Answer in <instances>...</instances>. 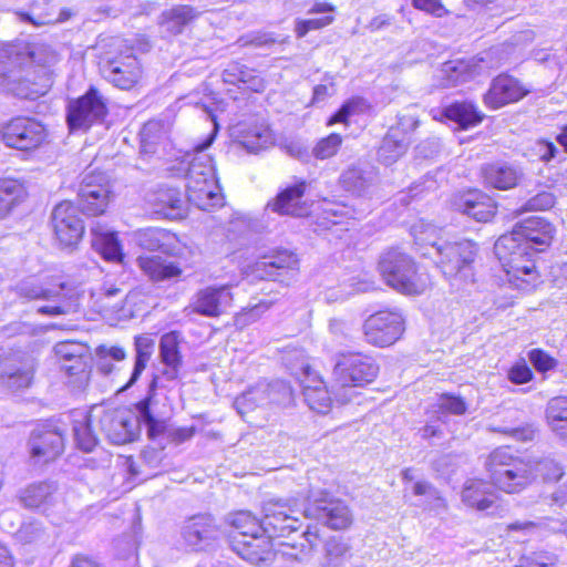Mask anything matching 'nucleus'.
<instances>
[{
	"mask_svg": "<svg viewBox=\"0 0 567 567\" xmlns=\"http://www.w3.org/2000/svg\"><path fill=\"white\" fill-rule=\"evenodd\" d=\"M530 92L516 78L509 74H499L493 79L488 91L484 94L487 107L496 110L509 103H515Z\"/></svg>",
	"mask_w": 567,
	"mask_h": 567,
	"instance_id": "19",
	"label": "nucleus"
},
{
	"mask_svg": "<svg viewBox=\"0 0 567 567\" xmlns=\"http://www.w3.org/2000/svg\"><path fill=\"white\" fill-rule=\"evenodd\" d=\"M100 430L114 444L134 441L138 433V419L125 411H103L99 417Z\"/></svg>",
	"mask_w": 567,
	"mask_h": 567,
	"instance_id": "16",
	"label": "nucleus"
},
{
	"mask_svg": "<svg viewBox=\"0 0 567 567\" xmlns=\"http://www.w3.org/2000/svg\"><path fill=\"white\" fill-rule=\"evenodd\" d=\"M1 136L7 146L29 151L39 147L47 140L48 133L35 118L18 116L2 127Z\"/></svg>",
	"mask_w": 567,
	"mask_h": 567,
	"instance_id": "10",
	"label": "nucleus"
},
{
	"mask_svg": "<svg viewBox=\"0 0 567 567\" xmlns=\"http://www.w3.org/2000/svg\"><path fill=\"white\" fill-rule=\"evenodd\" d=\"M297 379L307 405L318 413H327L331 405V398L320 375L310 365L303 364L297 373Z\"/></svg>",
	"mask_w": 567,
	"mask_h": 567,
	"instance_id": "20",
	"label": "nucleus"
},
{
	"mask_svg": "<svg viewBox=\"0 0 567 567\" xmlns=\"http://www.w3.org/2000/svg\"><path fill=\"white\" fill-rule=\"evenodd\" d=\"M378 270L385 284L404 295H421L426 280L419 272L414 259L398 247L383 251L379 258Z\"/></svg>",
	"mask_w": 567,
	"mask_h": 567,
	"instance_id": "3",
	"label": "nucleus"
},
{
	"mask_svg": "<svg viewBox=\"0 0 567 567\" xmlns=\"http://www.w3.org/2000/svg\"><path fill=\"white\" fill-rule=\"evenodd\" d=\"M333 22V17H324V18H316V19H305L297 20L295 32L297 38L301 39L307 35V33L311 30L322 29Z\"/></svg>",
	"mask_w": 567,
	"mask_h": 567,
	"instance_id": "54",
	"label": "nucleus"
},
{
	"mask_svg": "<svg viewBox=\"0 0 567 567\" xmlns=\"http://www.w3.org/2000/svg\"><path fill=\"white\" fill-rule=\"evenodd\" d=\"M17 292L20 297L25 298L28 300L35 299H50L53 296V291L50 289H44L43 287L34 284V282H21L17 287Z\"/></svg>",
	"mask_w": 567,
	"mask_h": 567,
	"instance_id": "53",
	"label": "nucleus"
},
{
	"mask_svg": "<svg viewBox=\"0 0 567 567\" xmlns=\"http://www.w3.org/2000/svg\"><path fill=\"white\" fill-rule=\"evenodd\" d=\"M227 520L235 529L234 534L230 536H249L264 533L262 519L257 518L249 511H239L229 514Z\"/></svg>",
	"mask_w": 567,
	"mask_h": 567,
	"instance_id": "42",
	"label": "nucleus"
},
{
	"mask_svg": "<svg viewBox=\"0 0 567 567\" xmlns=\"http://www.w3.org/2000/svg\"><path fill=\"white\" fill-rule=\"evenodd\" d=\"M135 361L133 371L131 373L130 380L124 385V389L131 388L133 384L136 383V381L140 379L141 374L146 368L147 362L150 361L153 349H154V341L144 336H138L135 338Z\"/></svg>",
	"mask_w": 567,
	"mask_h": 567,
	"instance_id": "39",
	"label": "nucleus"
},
{
	"mask_svg": "<svg viewBox=\"0 0 567 567\" xmlns=\"http://www.w3.org/2000/svg\"><path fill=\"white\" fill-rule=\"evenodd\" d=\"M11 91L16 96L27 100H34L44 94V91L41 87L37 84H31L28 80L17 82L11 87Z\"/></svg>",
	"mask_w": 567,
	"mask_h": 567,
	"instance_id": "58",
	"label": "nucleus"
},
{
	"mask_svg": "<svg viewBox=\"0 0 567 567\" xmlns=\"http://www.w3.org/2000/svg\"><path fill=\"white\" fill-rule=\"evenodd\" d=\"M181 334L177 331L164 333L159 339V359L165 365L163 372L167 380L178 378L183 364V358L179 351Z\"/></svg>",
	"mask_w": 567,
	"mask_h": 567,
	"instance_id": "26",
	"label": "nucleus"
},
{
	"mask_svg": "<svg viewBox=\"0 0 567 567\" xmlns=\"http://www.w3.org/2000/svg\"><path fill=\"white\" fill-rule=\"evenodd\" d=\"M96 367L103 374H109L113 370L112 361H123L126 357L123 348L117 346H99L95 350Z\"/></svg>",
	"mask_w": 567,
	"mask_h": 567,
	"instance_id": "46",
	"label": "nucleus"
},
{
	"mask_svg": "<svg viewBox=\"0 0 567 567\" xmlns=\"http://www.w3.org/2000/svg\"><path fill=\"white\" fill-rule=\"evenodd\" d=\"M411 235L414 237L416 244H423L430 246L432 249V244L437 243L435 240L436 237V228L431 223H427L423 219H420L411 227Z\"/></svg>",
	"mask_w": 567,
	"mask_h": 567,
	"instance_id": "51",
	"label": "nucleus"
},
{
	"mask_svg": "<svg viewBox=\"0 0 567 567\" xmlns=\"http://www.w3.org/2000/svg\"><path fill=\"white\" fill-rule=\"evenodd\" d=\"M419 126V120L411 114H401L398 116V124L390 128H396L400 132V136H408L416 130Z\"/></svg>",
	"mask_w": 567,
	"mask_h": 567,
	"instance_id": "63",
	"label": "nucleus"
},
{
	"mask_svg": "<svg viewBox=\"0 0 567 567\" xmlns=\"http://www.w3.org/2000/svg\"><path fill=\"white\" fill-rule=\"evenodd\" d=\"M302 517L321 522L331 529H346L352 523L348 505L326 489H309L302 499Z\"/></svg>",
	"mask_w": 567,
	"mask_h": 567,
	"instance_id": "5",
	"label": "nucleus"
},
{
	"mask_svg": "<svg viewBox=\"0 0 567 567\" xmlns=\"http://www.w3.org/2000/svg\"><path fill=\"white\" fill-rule=\"evenodd\" d=\"M24 187L14 179H0V219L24 197Z\"/></svg>",
	"mask_w": 567,
	"mask_h": 567,
	"instance_id": "43",
	"label": "nucleus"
},
{
	"mask_svg": "<svg viewBox=\"0 0 567 567\" xmlns=\"http://www.w3.org/2000/svg\"><path fill=\"white\" fill-rule=\"evenodd\" d=\"M29 447L31 457L37 462L54 460L64 447L62 430L52 423L37 425L31 432Z\"/></svg>",
	"mask_w": 567,
	"mask_h": 567,
	"instance_id": "14",
	"label": "nucleus"
},
{
	"mask_svg": "<svg viewBox=\"0 0 567 567\" xmlns=\"http://www.w3.org/2000/svg\"><path fill=\"white\" fill-rule=\"evenodd\" d=\"M375 361L361 353H340L333 367V380L342 386H363L378 375Z\"/></svg>",
	"mask_w": 567,
	"mask_h": 567,
	"instance_id": "7",
	"label": "nucleus"
},
{
	"mask_svg": "<svg viewBox=\"0 0 567 567\" xmlns=\"http://www.w3.org/2000/svg\"><path fill=\"white\" fill-rule=\"evenodd\" d=\"M430 255L447 279H473V262L477 255V245L471 240L433 243Z\"/></svg>",
	"mask_w": 567,
	"mask_h": 567,
	"instance_id": "4",
	"label": "nucleus"
},
{
	"mask_svg": "<svg viewBox=\"0 0 567 567\" xmlns=\"http://www.w3.org/2000/svg\"><path fill=\"white\" fill-rule=\"evenodd\" d=\"M463 502L477 511H486L495 501L492 486L482 480H468L462 492Z\"/></svg>",
	"mask_w": 567,
	"mask_h": 567,
	"instance_id": "30",
	"label": "nucleus"
},
{
	"mask_svg": "<svg viewBox=\"0 0 567 567\" xmlns=\"http://www.w3.org/2000/svg\"><path fill=\"white\" fill-rule=\"evenodd\" d=\"M234 405L240 415H245L256 408L268 405L267 382L261 381L237 396Z\"/></svg>",
	"mask_w": 567,
	"mask_h": 567,
	"instance_id": "38",
	"label": "nucleus"
},
{
	"mask_svg": "<svg viewBox=\"0 0 567 567\" xmlns=\"http://www.w3.org/2000/svg\"><path fill=\"white\" fill-rule=\"evenodd\" d=\"M79 208L70 200L56 204L51 214L54 234L61 245H76L84 234L83 220L78 214Z\"/></svg>",
	"mask_w": 567,
	"mask_h": 567,
	"instance_id": "13",
	"label": "nucleus"
},
{
	"mask_svg": "<svg viewBox=\"0 0 567 567\" xmlns=\"http://www.w3.org/2000/svg\"><path fill=\"white\" fill-rule=\"evenodd\" d=\"M343 183L353 189L361 192L368 186V179L359 168H350L342 175Z\"/></svg>",
	"mask_w": 567,
	"mask_h": 567,
	"instance_id": "60",
	"label": "nucleus"
},
{
	"mask_svg": "<svg viewBox=\"0 0 567 567\" xmlns=\"http://www.w3.org/2000/svg\"><path fill=\"white\" fill-rule=\"evenodd\" d=\"M441 114L464 130L480 124L484 118V114L477 110L476 105L467 101L454 102L445 106Z\"/></svg>",
	"mask_w": 567,
	"mask_h": 567,
	"instance_id": "32",
	"label": "nucleus"
},
{
	"mask_svg": "<svg viewBox=\"0 0 567 567\" xmlns=\"http://www.w3.org/2000/svg\"><path fill=\"white\" fill-rule=\"evenodd\" d=\"M555 227L539 216L517 223L509 234L502 235L495 243L494 251L507 275L509 284L528 291L538 280L535 252L550 246Z\"/></svg>",
	"mask_w": 567,
	"mask_h": 567,
	"instance_id": "1",
	"label": "nucleus"
},
{
	"mask_svg": "<svg viewBox=\"0 0 567 567\" xmlns=\"http://www.w3.org/2000/svg\"><path fill=\"white\" fill-rule=\"evenodd\" d=\"M103 76L121 90L132 89L141 78L142 69L134 55L117 56L102 66Z\"/></svg>",
	"mask_w": 567,
	"mask_h": 567,
	"instance_id": "21",
	"label": "nucleus"
},
{
	"mask_svg": "<svg viewBox=\"0 0 567 567\" xmlns=\"http://www.w3.org/2000/svg\"><path fill=\"white\" fill-rule=\"evenodd\" d=\"M106 114L105 99L91 86L82 96L69 103L66 121L71 131L87 130L92 124L103 121Z\"/></svg>",
	"mask_w": 567,
	"mask_h": 567,
	"instance_id": "9",
	"label": "nucleus"
},
{
	"mask_svg": "<svg viewBox=\"0 0 567 567\" xmlns=\"http://www.w3.org/2000/svg\"><path fill=\"white\" fill-rule=\"evenodd\" d=\"M508 379L515 384H524L533 379V371L525 361L517 362L509 369Z\"/></svg>",
	"mask_w": 567,
	"mask_h": 567,
	"instance_id": "59",
	"label": "nucleus"
},
{
	"mask_svg": "<svg viewBox=\"0 0 567 567\" xmlns=\"http://www.w3.org/2000/svg\"><path fill=\"white\" fill-rule=\"evenodd\" d=\"M341 143L342 137L337 133H332L316 144L312 154L318 159L330 158L337 154Z\"/></svg>",
	"mask_w": 567,
	"mask_h": 567,
	"instance_id": "48",
	"label": "nucleus"
},
{
	"mask_svg": "<svg viewBox=\"0 0 567 567\" xmlns=\"http://www.w3.org/2000/svg\"><path fill=\"white\" fill-rule=\"evenodd\" d=\"M410 143L411 138L400 136V132L396 128H390L379 147V161L385 166L392 165L405 154Z\"/></svg>",
	"mask_w": 567,
	"mask_h": 567,
	"instance_id": "33",
	"label": "nucleus"
},
{
	"mask_svg": "<svg viewBox=\"0 0 567 567\" xmlns=\"http://www.w3.org/2000/svg\"><path fill=\"white\" fill-rule=\"evenodd\" d=\"M153 213L167 219H179L186 214L183 194L175 187L161 186L148 198Z\"/></svg>",
	"mask_w": 567,
	"mask_h": 567,
	"instance_id": "24",
	"label": "nucleus"
},
{
	"mask_svg": "<svg viewBox=\"0 0 567 567\" xmlns=\"http://www.w3.org/2000/svg\"><path fill=\"white\" fill-rule=\"evenodd\" d=\"M481 176L485 186L499 190L516 187L525 174L522 167L507 162H495L481 167Z\"/></svg>",
	"mask_w": 567,
	"mask_h": 567,
	"instance_id": "23",
	"label": "nucleus"
},
{
	"mask_svg": "<svg viewBox=\"0 0 567 567\" xmlns=\"http://www.w3.org/2000/svg\"><path fill=\"white\" fill-rule=\"evenodd\" d=\"M110 194L107 176L101 172H89L78 192V208L87 216L102 215L110 204Z\"/></svg>",
	"mask_w": 567,
	"mask_h": 567,
	"instance_id": "11",
	"label": "nucleus"
},
{
	"mask_svg": "<svg viewBox=\"0 0 567 567\" xmlns=\"http://www.w3.org/2000/svg\"><path fill=\"white\" fill-rule=\"evenodd\" d=\"M137 262L143 272L156 282L177 280L183 272L176 262L161 256H141Z\"/></svg>",
	"mask_w": 567,
	"mask_h": 567,
	"instance_id": "27",
	"label": "nucleus"
},
{
	"mask_svg": "<svg viewBox=\"0 0 567 567\" xmlns=\"http://www.w3.org/2000/svg\"><path fill=\"white\" fill-rule=\"evenodd\" d=\"M546 416L551 430L567 441V396L551 399L546 410Z\"/></svg>",
	"mask_w": 567,
	"mask_h": 567,
	"instance_id": "41",
	"label": "nucleus"
},
{
	"mask_svg": "<svg viewBox=\"0 0 567 567\" xmlns=\"http://www.w3.org/2000/svg\"><path fill=\"white\" fill-rule=\"evenodd\" d=\"M217 188V182L213 185H199L198 182L192 181V185H186L187 199L202 210L221 206L223 197Z\"/></svg>",
	"mask_w": 567,
	"mask_h": 567,
	"instance_id": "35",
	"label": "nucleus"
},
{
	"mask_svg": "<svg viewBox=\"0 0 567 567\" xmlns=\"http://www.w3.org/2000/svg\"><path fill=\"white\" fill-rule=\"evenodd\" d=\"M413 493L417 496H429L437 502V505L442 504V498L439 495L437 489L426 481H419L413 485Z\"/></svg>",
	"mask_w": 567,
	"mask_h": 567,
	"instance_id": "64",
	"label": "nucleus"
},
{
	"mask_svg": "<svg viewBox=\"0 0 567 567\" xmlns=\"http://www.w3.org/2000/svg\"><path fill=\"white\" fill-rule=\"evenodd\" d=\"M137 243L142 248L155 250L161 247L159 233L155 229H145L137 234Z\"/></svg>",
	"mask_w": 567,
	"mask_h": 567,
	"instance_id": "61",
	"label": "nucleus"
},
{
	"mask_svg": "<svg viewBox=\"0 0 567 567\" xmlns=\"http://www.w3.org/2000/svg\"><path fill=\"white\" fill-rule=\"evenodd\" d=\"M361 99H351L344 102L341 107L328 120V125L336 123H347L349 117L353 115L362 105Z\"/></svg>",
	"mask_w": 567,
	"mask_h": 567,
	"instance_id": "55",
	"label": "nucleus"
},
{
	"mask_svg": "<svg viewBox=\"0 0 567 567\" xmlns=\"http://www.w3.org/2000/svg\"><path fill=\"white\" fill-rule=\"evenodd\" d=\"M268 405H286L292 400V390L281 380L267 382Z\"/></svg>",
	"mask_w": 567,
	"mask_h": 567,
	"instance_id": "47",
	"label": "nucleus"
},
{
	"mask_svg": "<svg viewBox=\"0 0 567 567\" xmlns=\"http://www.w3.org/2000/svg\"><path fill=\"white\" fill-rule=\"evenodd\" d=\"M92 245L93 247L110 261H122L123 252L117 239L113 231L102 230L100 227H92Z\"/></svg>",
	"mask_w": 567,
	"mask_h": 567,
	"instance_id": "36",
	"label": "nucleus"
},
{
	"mask_svg": "<svg viewBox=\"0 0 567 567\" xmlns=\"http://www.w3.org/2000/svg\"><path fill=\"white\" fill-rule=\"evenodd\" d=\"M238 132V143L249 153H258L274 144L272 133L265 123L241 125Z\"/></svg>",
	"mask_w": 567,
	"mask_h": 567,
	"instance_id": "29",
	"label": "nucleus"
},
{
	"mask_svg": "<svg viewBox=\"0 0 567 567\" xmlns=\"http://www.w3.org/2000/svg\"><path fill=\"white\" fill-rule=\"evenodd\" d=\"M164 18L166 30L172 34H179L196 18V12L190 6H177L165 12Z\"/></svg>",
	"mask_w": 567,
	"mask_h": 567,
	"instance_id": "45",
	"label": "nucleus"
},
{
	"mask_svg": "<svg viewBox=\"0 0 567 567\" xmlns=\"http://www.w3.org/2000/svg\"><path fill=\"white\" fill-rule=\"evenodd\" d=\"M492 431L507 434L518 441H530L534 437V431L529 426H526V427L497 426V427H493Z\"/></svg>",
	"mask_w": 567,
	"mask_h": 567,
	"instance_id": "62",
	"label": "nucleus"
},
{
	"mask_svg": "<svg viewBox=\"0 0 567 567\" xmlns=\"http://www.w3.org/2000/svg\"><path fill=\"white\" fill-rule=\"evenodd\" d=\"M161 132V124L157 121H148L141 130V152L151 154L155 152V144Z\"/></svg>",
	"mask_w": 567,
	"mask_h": 567,
	"instance_id": "49",
	"label": "nucleus"
},
{
	"mask_svg": "<svg viewBox=\"0 0 567 567\" xmlns=\"http://www.w3.org/2000/svg\"><path fill=\"white\" fill-rule=\"evenodd\" d=\"M453 207L480 223L489 221L496 213L494 199L478 189H471L456 196L453 200Z\"/></svg>",
	"mask_w": 567,
	"mask_h": 567,
	"instance_id": "22",
	"label": "nucleus"
},
{
	"mask_svg": "<svg viewBox=\"0 0 567 567\" xmlns=\"http://www.w3.org/2000/svg\"><path fill=\"white\" fill-rule=\"evenodd\" d=\"M302 499L270 501L264 506L262 530L270 538L286 537L301 527Z\"/></svg>",
	"mask_w": 567,
	"mask_h": 567,
	"instance_id": "6",
	"label": "nucleus"
},
{
	"mask_svg": "<svg viewBox=\"0 0 567 567\" xmlns=\"http://www.w3.org/2000/svg\"><path fill=\"white\" fill-rule=\"evenodd\" d=\"M221 535L215 518L209 514H198L189 517L183 528L182 537L190 549L204 550Z\"/></svg>",
	"mask_w": 567,
	"mask_h": 567,
	"instance_id": "15",
	"label": "nucleus"
},
{
	"mask_svg": "<svg viewBox=\"0 0 567 567\" xmlns=\"http://www.w3.org/2000/svg\"><path fill=\"white\" fill-rule=\"evenodd\" d=\"M555 205V196L550 192H539L527 199L518 209V213L547 210Z\"/></svg>",
	"mask_w": 567,
	"mask_h": 567,
	"instance_id": "50",
	"label": "nucleus"
},
{
	"mask_svg": "<svg viewBox=\"0 0 567 567\" xmlns=\"http://www.w3.org/2000/svg\"><path fill=\"white\" fill-rule=\"evenodd\" d=\"M83 347L76 342H59L54 346L56 357L64 361H71L72 364L61 363V368L69 374H75L81 369Z\"/></svg>",
	"mask_w": 567,
	"mask_h": 567,
	"instance_id": "44",
	"label": "nucleus"
},
{
	"mask_svg": "<svg viewBox=\"0 0 567 567\" xmlns=\"http://www.w3.org/2000/svg\"><path fill=\"white\" fill-rule=\"evenodd\" d=\"M93 414L75 412L73 414V435L76 446L83 452H92L97 437L92 431Z\"/></svg>",
	"mask_w": 567,
	"mask_h": 567,
	"instance_id": "37",
	"label": "nucleus"
},
{
	"mask_svg": "<svg viewBox=\"0 0 567 567\" xmlns=\"http://www.w3.org/2000/svg\"><path fill=\"white\" fill-rule=\"evenodd\" d=\"M240 87L252 92H261L265 89L264 79L252 69L241 64Z\"/></svg>",
	"mask_w": 567,
	"mask_h": 567,
	"instance_id": "56",
	"label": "nucleus"
},
{
	"mask_svg": "<svg viewBox=\"0 0 567 567\" xmlns=\"http://www.w3.org/2000/svg\"><path fill=\"white\" fill-rule=\"evenodd\" d=\"M157 384L158 377L154 375L148 385L147 395L136 404L138 423L143 422L146 425L148 436L152 439L161 434L165 429L164 422L157 420L152 413Z\"/></svg>",
	"mask_w": 567,
	"mask_h": 567,
	"instance_id": "34",
	"label": "nucleus"
},
{
	"mask_svg": "<svg viewBox=\"0 0 567 567\" xmlns=\"http://www.w3.org/2000/svg\"><path fill=\"white\" fill-rule=\"evenodd\" d=\"M485 466L493 485L508 494L522 492L538 475H542L545 481H558L563 476L561 466L554 460L523 458L515 455L509 447L493 451Z\"/></svg>",
	"mask_w": 567,
	"mask_h": 567,
	"instance_id": "2",
	"label": "nucleus"
},
{
	"mask_svg": "<svg viewBox=\"0 0 567 567\" xmlns=\"http://www.w3.org/2000/svg\"><path fill=\"white\" fill-rule=\"evenodd\" d=\"M351 557V546L341 536L323 540L319 564L321 567H342Z\"/></svg>",
	"mask_w": 567,
	"mask_h": 567,
	"instance_id": "31",
	"label": "nucleus"
},
{
	"mask_svg": "<svg viewBox=\"0 0 567 567\" xmlns=\"http://www.w3.org/2000/svg\"><path fill=\"white\" fill-rule=\"evenodd\" d=\"M439 406L442 411L454 415H462L467 410L466 403L462 398L451 394H443L440 399Z\"/></svg>",
	"mask_w": 567,
	"mask_h": 567,
	"instance_id": "57",
	"label": "nucleus"
},
{
	"mask_svg": "<svg viewBox=\"0 0 567 567\" xmlns=\"http://www.w3.org/2000/svg\"><path fill=\"white\" fill-rule=\"evenodd\" d=\"M297 256L287 250L279 251L275 256L256 264V271L262 277L271 280L282 281L284 274L298 268Z\"/></svg>",
	"mask_w": 567,
	"mask_h": 567,
	"instance_id": "28",
	"label": "nucleus"
},
{
	"mask_svg": "<svg viewBox=\"0 0 567 567\" xmlns=\"http://www.w3.org/2000/svg\"><path fill=\"white\" fill-rule=\"evenodd\" d=\"M527 355L534 369L540 373L554 370L558 364L554 357L539 348L532 349Z\"/></svg>",
	"mask_w": 567,
	"mask_h": 567,
	"instance_id": "52",
	"label": "nucleus"
},
{
	"mask_svg": "<svg viewBox=\"0 0 567 567\" xmlns=\"http://www.w3.org/2000/svg\"><path fill=\"white\" fill-rule=\"evenodd\" d=\"M214 135H210L203 144L195 147V154L187 163L186 185H192V181L199 185H213L216 183L212 157L205 153L206 148L213 143Z\"/></svg>",
	"mask_w": 567,
	"mask_h": 567,
	"instance_id": "25",
	"label": "nucleus"
},
{
	"mask_svg": "<svg viewBox=\"0 0 567 567\" xmlns=\"http://www.w3.org/2000/svg\"><path fill=\"white\" fill-rule=\"evenodd\" d=\"M230 548L244 560L252 564H267L274 559L270 537L267 533L249 536H230Z\"/></svg>",
	"mask_w": 567,
	"mask_h": 567,
	"instance_id": "18",
	"label": "nucleus"
},
{
	"mask_svg": "<svg viewBox=\"0 0 567 567\" xmlns=\"http://www.w3.org/2000/svg\"><path fill=\"white\" fill-rule=\"evenodd\" d=\"M54 489L51 483L31 484L20 492L19 499L27 508H40L50 503Z\"/></svg>",
	"mask_w": 567,
	"mask_h": 567,
	"instance_id": "40",
	"label": "nucleus"
},
{
	"mask_svg": "<svg viewBox=\"0 0 567 567\" xmlns=\"http://www.w3.org/2000/svg\"><path fill=\"white\" fill-rule=\"evenodd\" d=\"M308 184L306 181H298L292 185L282 188L266 205V210H270L280 216H290L300 218L309 215L310 207L303 196Z\"/></svg>",
	"mask_w": 567,
	"mask_h": 567,
	"instance_id": "17",
	"label": "nucleus"
},
{
	"mask_svg": "<svg viewBox=\"0 0 567 567\" xmlns=\"http://www.w3.org/2000/svg\"><path fill=\"white\" fill-rule=\"evenodd\" d=\"M404 332V318L401 311L383 309L369 316L363 323L365 341L375 347H389Z\"/></svg>",
	"mask_w": 567,
	"mask_h": 567,
	"instance_id": "8",
	"label": "nucleus"
},
{
	"mask_svg": "<svg viewBox=\"0 0 567 567\" xmlns=\"http://www.w3.org/2000/svg\"><path fill=\"white\" fill-rule=\"evenodd\" d=\"M231 305V287L229 285H213L196 291L187 308L206 318H218L226 313Z\"/></svg>",
	"mask_w": 567,
	"mask_h": 567,
	"instance_id": "12",
	"label": "nucleus"
}]
</instances>
